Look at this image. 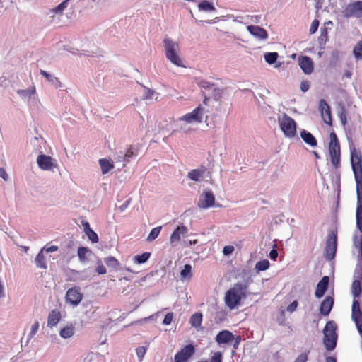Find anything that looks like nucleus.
Returning a JSON list of instances; mask_svg holds the SVG:
<instances>
[{
	"mask_svg": "<svg viewBox=\"0 0 362 362\" xmlns=\"http://www.w3.org/2000/svg\"><path fill=\"white\" fill-rule=\"evenodd\" d=\"M202 314L201 313H196L193 314L189 319V323L192 327H199L202 322Z\"/></svg>",
	"mask_w": 362,
	"mask_h": 362,
	"instance_id": "bb28decb",
	"label": "nucleus"
},
{
	"mask_svg": "<svg viewBox=\"0 0 362 362\" xmlns=\"http://www.w3.org/2000/svg\"><path fill=\"white\" fill-rule=\"evenodd\" d=\"M40 74L42 76H43L44 77H45V78L48 81L52 83L55 86L56 88L62 86V83H61L60 81L59 80V78L57 77L52 76V75L48 74L46 71L40 69Z\"/></svg>",
	"mask_w": 362,
	"mask_h": 362,
	"instance_id": "a878e982",
	"label": "nucleus"
},
{
	"mask_svg": "<svg viewBox=\"0 0 362 362\" xmlns=\"http://www.w3.org/2000/svg\"><path fill=\"white\" fill-rule=\"evenodd\" d=\"M339 117L340 119L341 124L345 127L347 123V119H346V112L344 108L341 110V111L339 114Z\"/></svg>",
	"mask_w": 362,
	"mask_h": 362,
	"instance_id": "c03bdc74",
	"label": "nucleus"
},
{
	"mask_svg": "<svg viewBox=\"0 0 362 362\" xmlns=\"http://www.w3.org/2000/svg\"><path fill=\"white\" fill-rule=\"evenodd\" d=\"M337 325L334 321H328L324 328L323 343L327 351H332L337 346Z\"/></svg>",
	"mask_w": 362,
	"mask_h": 362,
	"instance_id": "39448f33",
	"label": "nucleus"
},
{
	"mask_svg": "<svg viewBox=\"0 0 362 362\" xmlns=\"http://www.w3.org/2000/svg\"><path fill=\"white\" fill-rule=\"evenodd\" d=\"M199 10L204 11H215V7L214 5L207 1H202L200 2L198 5Z\"/></svg>",
	"mask_w": 362,
	"mask_h": 362,
	"instance_id": "7c9ffc66",
	"label": "nucleus"
},
{
	"mask_svg": "<svg viewBox=\"0 0 362 362\" xmlns=\"http://www.w3.org/2000/svg\"><path fill=\"white\" fill-rule=\"evenodd\" d=\"M89 250L87 247H80L78 249V256L81 261L84 262L87 259L86 254Z\"/></svg>",
	"mask_w": 362,
	"mask_h": 362,
	"instance_id": "4c0bfd02",
	"label": "nucleus"
},
{
	"mask_svg": "<svg viewBox=\"0 0 362 362\" xmlns=\"http://www.w3.org/2000/svg\"><path fill=\"white\" fill-rule=\"evenodd\" d=\"M155 92L149 88H146V98L151 99L154 95Z\"/></svg>",
	"mask_w": 362,
	"mask_h": 362,
	"instance_id": "e2e57ef3",
	"label": "nucleus"
},
{
	"mask_svg": "<svg viewBox=\"0 0 362 362\" xmlns=\"http://www.w3.org/2000/svg\"><path fill=\"white\" fill-rule=\"evenodd\" d=\"M298 64L305 74H310L313 71V62L309 57H300L298 58Z\"/></svg>",
	"mask_w": 362,
	"mask_h": 362,
	"instance_id": "dca6fc26",
	"label": "nucleus"
},
{
	"mask_svg": "<svg viewBox=\"0 0 362 362\" xmlns=\"http://www.w3.org/2000/svg\"><path fill=\"white\" fill-rule=\"evenodd\" d=\"M38 329H39V322L37 321H35L31 326L30 336L31 337H33L37 332Z\"/></svg>",
	"mask_w": 362,
	"mask_h": 362,
	"instance_id": "de8ad7c7",
	"label": "nucleus"
},
{
	"mask_svg": "<svg viewBox=\"0 0 362 362\" xmlns=\"http://www.w3.org/2000/svg\"><path fill=\"white\" fill-rule=\"evenodd\" d=\"M233 251H234V247L232 245L225 246L223 250V252L226 255L232 254Z\"/></svg>",
	"mask_w": 362,
	"mask_h": 362,
	"instance_id": "6e6d98bb",
	"label": "nucleus"
},
{
	"mask_svg": "<svg viewBox=\"0 0 362 362\" xmlns=\"http://www.w3.org/2000/svg\"><path fill=\"white\" fill-rule=\"evenodd\" d=\"M326 362H337L336 359L332 356H329L326 359Z\"/></svg>",
	"mask_w": 362,
	"mask_h": 362,
	"instance_id": "774afa93",
	"label": "nucleus"
},
{
	"mask_svg": "<svg viewBox=\"0 0 362 362\" xmlns=\"http://www.w3.org/2000/svg\"><path fill=\"white\" fill-rule=\"evenodd\" d=\"M105 264L109 267H116L119 262L114 257H108L104 259Z\"/></svg>",
	"mask_w": 362,
	"mask_h": 362,
	"instance_id": "ea45409f",
	"label": "nucleus"
},
{
	"mask_svg": "<svg viewBox=\"0 0 362 362\" xmlns=\"http://www.w3.org/2000/svg\"><path fill=\"white\" fill-rule=\"evenodd\" d=\"M319 24H320V22L317 19H314L312 21L310 27V30H309V32L310 34H314L317 31V30L319 27Z\"/></svg>",
	"mask_w": 362,
	"mask_h": 362,
	"instance_id": "37998d69",
	"label": "nucleus"
},
{
	"mask_svg": "<svg viewBox=\"0 0 362 362\" xmlns=\"http://www.w3.org/2000/svg\"><path fill=\"white\" fill-rule=\"evenodd\" d=\"M58 249H59V247L57 245H52L50 247H47V245H46L42 250H43V252L45 251L47 253H48V252H55V251L58 250Z\"/></svg>",
	"mask_w": 362,
	"mask_h": 362,
	"instance_id": "5fc2aeb1",
	"label": "nucleus"
},
{
	"mask_svg": "<svg viewBox=\"0 0 362 362\" xmlns=\"http://www.w3.org/2000/svg\"><path fill=\"white\" fill-rule=\"evenodd\" d=\"M310 88V82L308 81H303L300 83V90L306 92Z\"/></svg>",
	"mask_w": 362,
	"mask_h": 362,
	"instance_id": "864d4df0",
	"label": "nucleus"
},
{
	"mask_svg": "<svg viewBox=\"0 0 362 362\" xmlns=\"http://www.w3.org/2000/svg\"><path fill=\"white\" fill-rule=\"evenodd\" d=\"M133 156H134V152L132 151V147H130L127 149L124 156H123L122 161H124V163H129L130 160V158H132Z\"/></svg>",
	"mask_w": 362,
	"mask_h": 362,
	"instance_id": "79ce46f5",
	"label": "nucleus"
},
{
	"mask_svg": "<svg viewBox=\"0 0 362 362\" xmlns=\"http://www.w3.org/2000/svg\"><path fill=\"white\" fill-rule=\"evenodd\" d=\"M166 58L173 64L177 66H184L180 57L179 43L168 37L163 40Z\"/></svg>",
	"mask_w": 362,
	"mask_h": 362,
	"instance_id": "7ed1b4c3",
	"label": "nucleus"
},
{
	"mask_svg": "<svg viewBox=\"0 0 362 362\" xmlns=\"http://www.w3.org/2000/svg\"><path fill=\"white\" fill-rule=\"evenodd\" d=\"M269 257L272 259L275 260L278 257V252L275 249H272L269 252Z\"/></svg>",
	"mask_w": 362,
	"mask_h": 362,
	"instance_id": "680f3d73",
	"label": "nucleus"
},
{
	"mask_svg": "<svg viewBox=\"0 0 362 362\" xmlns=\"http://www.w3.org/2000/svg\"><path fill=\"white\" fill-rule=\"evenodd\" d=\"M136 351L138 357L141 359L146 352V349L144 346H139Z\"/></svg>",
	"mask_w": 362,
	"mask_h": 362,
	"instance_id": "3c124183",
	"label": "nucleus"
},
{
	"mask_svg": "<svg viewBox=\"0 0 362 362\" xmlns=\"http://www.w3.org/2000/svg\"><path fill=\"white\" fill-rule=\"evenodd\" d=\"M204 108L199 105L192 112L185 114L180 119L187 123L197 122L200 123L202 121Z\"/></svg>",
	"mask_w": 362,
	"mask_h": 362,
	"instance_id": "9b49d317",
	"label": "nucleus"
},
{
	"mask_svg": "<svg viewBox=\"0 0 362 362\" xmlns=\"http://www.w3.org/2000/svg\"><path fill=\"white\" fill-rule=\"evenodd\" d=\"M215 204V197L212 192H204L199 197L197 206L200 209H208L214 206Z\"/></svg>",
	"mask_w": 362,
	"mask_h": 362,
	"instance_id": "f8f14e48",
	"label": "nucleus"
},
{
	"mask_svg": "<svg viewBox=\"0 0 362 362\" xmlns=\"http://www.w3.org/2000/svg\"><path fill=\"white\" fill-rule=\"evenodd\" d=\"M300 136L302 139L308 145H310L312 147H315L317 144V140L315 137L309 132H307L305 129H303L300 132Z\"/></svg>",
	"mask_w": 362,
	"mask_h": 362,
	"instance_id": "5701e85b",
	"label": "nucleus"
},
{
	"mask_svg": "<svg viewBox=\"0 0 362 362\" xmlns=\"http://www.w3.org/2000/svg\"><path fill=\"white\" fill-rule=\"evenodd\" d=\"M345 12L347 17H362V1H356L349 4L346 8Z\"/></svg>",
	"mask_w": 362,
	"mask_h": 362,
	"instance_id": "2eb2a0df",
	"label": "nucleus"
},
{
	"mask_svg": "<svg viewBox=\"0 0 362 362\" xmlns=\"http://www.w3.org/2000/svg\"><path fill=\"white\" fill-rule=\"evenodd\" d=\"M328 151L331 163L334 169L341 167V146L336 133L332 131L329 134Z\"/></svg>",
	"mask_w": 362,
	"mask_h": 362,
	"instance_id": "20e7f679",
	"label": "nucleus"
},
{
	"mask_svg": "<svg viewBox=\"0 0 362 362\" xmlns=\"http://www.w3.org/2000/svg\"><path fill=\"white\" fill-rule=\"evenodd\" d=\"M150 252H144L141 255H137L134 257V262L136 264H143L146 262L150 257Z\"/></svg>",
	"mask_w": 362,
	"mask_h": 362,
	"instance_id": "2f4dec72",
	"label": "nucleus"
},
{
	"mask_svg": "<svg viewBox=\"0 0 362 362\" xmlns=\"http://www.w3.org/2000/svg\"><path fill=\"white\" fill-rule=\"evenodd\" d=\"M74 328L72 325L66 326L60 330L59 334L62 338H70L74 335Z\"/></svg>",
	"mask_w": 362,
	"mask_h": 362,
	"instance_id": "c756f323",
	"label": "nucleus"
},
{
	"mask_svg": "<svg viewBox=\"0 0 362 362\" xmlns=\"http://www.w3.org/2000/svg\"><path fill=\"white\" fill-rule=\"evenodd\" d=\"M247 284L237 283L225 294L224 301L227 307L233 310L240 305L242 298L247 296Z\"/></svg>",
	"mask_w": 362,
	"mask_h": 362,
	"instance_id": "f03ea898",
	"label": "nucleus"
},
{
	"mask_svg": "<svg viewBox=\"0 0 362 362\" xmlns=\"http://www.w3.org/2000/svg\"><path fill=\"white\" fill-rule=\"evenodd\" d=\"M319 110L323 121L329 126H332V117L330 107L327 102L323 99L320 100Z\"/></svg>",
	"mask_w": 362,
	"mask_h": 362,
	"instance_id": "ddd939ff",
	"label": "nucleus"
},
{
	"mask_svg": "<svg viewBox=\"0 0 362 362\" xmlns=\"http://www.w3.org/2000/svg\"><path fill=\"white\" fill-rule=\"evenodd\" d=\"M337 247V234L332 231L327 239L325 246V257L327 259H332L336 255Z\"/></svg>",
	"mask_w": 362,
	"mask_h": 362,
	"instance_id": "0eeeda50",
	"label": "nucleus"
},
{
	"mask_svg": "<svg viewBox=\"0 0 362 362\" xmlns=\"http://www.w3.org/2000/svg\"><path fill=\"white\" fill-rule=\"evenodd\" d=\"M234 339L233 334L228 330L219 332L216 337V341L219 344H226Z\"/></svg>",
	"mask_w": 362,
	"mask_h": 362,
	"instance_id": "aec40b11",
	"label": "nucleus"
},
{
	"mask_svg": "<svg viewBox=\"0 0 362 362\" xmlns=\"http://www.w3.org/2000/svg\"><path fill=\"white\" fill-rule=\"evenodd\" d=\"M235 341L233 343V348L235 349H237L238 348V346L241 341V337L240 336H236L235 337H234V339H233Z\"/></svg>",
	"mask_w": 362,
	"mask_h": 362,
	"instance_id": "13d9d810",
	"label": "nucleus"
},
{
	"mask_svg": "<svg viewBox=\"0 0 362 362\" xmlns=\"http://www.w3.org/2000/svg\"><path fill=\"white\" fill-rule=\"evenodd\" d=\"M0 177L3 178L5 181L8 180V175L6 170L3 168H0Z\"/></svg>",
	"mask_w": 362,
	"mask_h": 362,
	"instance_id": "052dcab7",
	"label": "nucleus"
},
{
	"mask_svg": "<svg viewBox=\"0 0 362 362\" xmlns=\"http://www.w3.org/2000/svg\"><path fill=\"white\" fill-rule=\"evenodd\" d=\"M87 236L88 237L89 240L94 243H96L98 242V236L97 233L93 231L92 229H88L87 232L86 233Z\"/></svg>",
	"mask_w": 362,
	"mask_h": 362,
	"instance_id": "58836bf2",
	"label": "nucleus"
},
{
	"mask_svg": "<svg viewBox=\"0 0 362 362\" xmlns=\"http://www.w3.org/2000/svg\"><path fill=\"white\" fill-rule=\"evenodd\" d=\"M298 301L297 300H294L293 301L291 304H289L288 306H287V311L289 312V313H293L294 312L297 307H298Z\"/></svg>",
	"mask_w": 362,
	"mask_h": 362,
	"instance_id": "603ef678",
	"label": "nucleus"
},
{
	"mask_svg": "<svg viewBox=\"0 0 362 362\" xmlns=\"http://www.w3.org/2000/svg\"><path fill=\"white\" fill-rule=\"evenodd\" d=\"M173 318V313H168L165 315L163 323L164 325H170L172 322Z\"/></svg>",
	"mask_w": 362,
	"mask_h": 362,
	"instance_id": "09e8293b",
	"label": "nucleus"
},
{
	"mask_svg": "<svg viewBox=\"0 0 362 362\" xmlns=\"http://www.w3.org/2000/svg\"><path fill=\"white\" fill-rule=\"evenodd\" d=\"M279 126L286 136L293 138L296 134V124L295 120L284 114L279 119Z\"/></svg>",
	"mask_w": 362,
	"mask_h": 362,
	"instance_id": "423d86ee",
	"label": "nucleus"
},
{
	"mask_svg": "<svg viewBox=\"0 0 362 362\" xmlns=\"http://www.w3.org/2000/svg\"><path fill=\"white\" fill-rule=\"evenodd\" d=\"M187 233V228L185 226H177L170 235V241L173 244L180 240L181 235H185Z\"/></svg>",
	"mask_w": 362,
	"mask_h": 362,
	"instance_id": "412c9836",
	"label": "nucleus"
},
{
	"mask_svg": "<svg viewBox=\"0 0 362 362\" xmlns=\"http://www.w3.org/2000/svg\"><path fill=\"white\" fill-rule=\"evenodd\" d=\"M308 359L307 355L305 354H300L294 362H306Z\"/></svg>",
	"mask_w": 362,
	"mask_h": 362,
	"instance_id": "4d7b16f0",
	"label": "nucleus"
},
{
	"mask_svg": "<svg viewBox=\"0 0 362 362\" xmlns=\"http://www.w3.org/2000/svg\"><path fill=\"white\" fill-rule=\"evenodd\" d=\"M278 57H279V54L277 52H267L264 54L265 61L269 64H274L276 61Z\"/></svg>",
	"mask_w": 362,
	"mask_h": 362,
	"instance_id": "f704fd0d",
	"label": "nucleus"
},
{
	"mask_svg": "<svg viewBox=\"0 0 362 362\" xmlns=\"http://www.w3.org/2000/svg\"><path fill=\"white\" fill-rule=\"evenodd\" d=\"M353 52L356 59H362V40H360L356 43Z\"/></svg>",
	"mask_w": 362,
	"mask_h": 362,
	"instance_id": "473e14b6",
	"label": "nucleus"
},
{
	"mask_svg": "<svg viewBox=\"0 0 362 362\" xmlns=\"http://www.w3.org/2000/svg\"><path fill=\"white\" fill-rule=\"evenodd\" d=\"M83 298V293L80 287L74 286L67 290L65 296L66 303L74 306L78 305Z\"/></svg>",
	"mask_w": 362,
	"mask_h": 362,
	"instance_id": "6e6552de",
	"label": "nucleus"
},
{
	"mask_svg": "<svg viewBox=\"0 0 362 362\" xmlns=\"http://www.w3.org/2000/svg\"><path fill=\"white\" fill-rule=\"evenodd\" d=\"M69 1V0H64V1H62L57 6H56L54 9H52V12L57 13L63 11L67 7Z\"/></svg>",
	"mask_w": 362,
	"mask_h": 362,
	"instance_id": "a19ab883",
	"label": "nucleus"
},
{
	"mask_svg": "<svg viewBox=\"0 0 362 362\" xmlns=\"http://www.w3.org/2000/svg\"><path fill=\"white\" fill-rule=\"evenodd\" d=\"M195 353L193 344H189L180 349L174 357L175 362H187Z\"/></svg>",
	"mask_w": 362,
	"mask_h": 362,
	"instance_id": "9d476101",
	"label": "nucleus"
},
{
	"mask_svg": "<svg viewBox=\"0 0 362 362\" xmlns=\"http://www.w3.org/2000/svg\"><path fill=\"white\" fill-rule=\"evenodd\" d=\"M221 361H222V354L219 351L215 352L210 359V362H221Z\"/></svg>",
	"mask_w": 362,
	"mask_h": 362,
	"instance_id": "49530a36",
	"label": "nucleus"
},
{
	"mask_svg": "<svg viewBox=\"0 0 362 362\" xmlns=\"http://www.w3.org/2000/svg\"><path fill=\"white\" fill-rule=\"evenodd\" d=\"M247 30L252 35L259 40H266L268 38L267 30L259 26L248 25Z\"/></svg>",
	"mask_w": 362,
	"mask_h": 362,
	"instance_id": "a211bd4d",
	"label": "nucleus"
},
{
	"mask_svg": "<svg viewBox=\"0 0 362 362\" xmlns=\"http://www.w3.org/2000/svg\"><path fill=\"white\" fill-rule=\"evenodd\" d=\"M205 171L206 169L204 168L202 169H193L188 173L187 177L190 180L197 182L199 181L201 177H203Z\"/></svg>",
	"mask_w": 362,
	"mask_h": 362,
	"instance_id": "b1692460",
	"label": "nucleus"
},
{
	"mask_svg": "<svg viewBox=\"0 0 362 362\" xmlns=\"http://www.w3.org/2000/svg\"><path fill=\"white\" fill-rule=\"evenodd\" d=\"M269 267V262L267 259L259 261L255 264V269L258 271H265Z\"/></svg>",
	"mask_w": 362,
	"mask_h": 362,
	"instance_id": "e433bc0d",
	"label": "nucleus"
},
{
	"mask_svg": "<svg viewBox=\"0 0 362 362\" xmlns=\"http://www.w3.org/2000/svg\"><path fill=\"white\" fill-rule=\"evenodd\" d=\"M214 96L215 98L216 97H221V90L220 88H214Z\"/></svg>",
	"mask_w": 362,
	"mask_h": 362,
	"instance_id": "0e129e2a",
	"label": "nucleus"
},
{
	"mask_svg": "<svg viewBox=\"0 0 362 362\" xmlns=\"http://www.w3.org/2000/svg\"><path fill=\"white\" fill-rule=\"evenodd\" d=\"M95 271L98 274H105L107 272L105 267L102 264L100 260L98 262V266Z\"/></svg>",
	"mask_w": 362,
	"mask_h": 362,
	"instance_id": "a18cd8bd",
	"label": "nucleus"
},
{
	"mask_svg": "<svg viewBox=\"0 0 362 362\" xmlns=\"http://www.w3.org/2000/svg\"><path fill=\"white\" fill-rule=\"evenodd\" d=\"M351 319L355 322L357 329L362 335V311L358 300H354L352 304Z\"/></svg>",
	"mask_w": 362,
	"mask_h": 362,
	"instance_id": "1a4fd4ad",
	"label": "nucleus"
},
{
	"mask_svg": "<svg viewBox=\"0 0 362 362\" xmlns=\"http://www.w3.org/2000/svg\"><path fill=\"white\" fill-rule=\"evenodd\" d=\"M161 228H162L161 226H158V227H156V228H153L147 237V240L148 241L154 240L159 235Z\"/></svg>",
	"mask_w": 362,
	"mask_h": 362,
	"instance_id": "c9c22d12",
	"label": "nucleus"
},
{
	"mask_svg": "<svg viewBox=\"0 0 362 362\" xmlns=\"http://www.w3.org/2000/svg\"><path fill=\"white\" fill-rule=\"evenodd\" d=\"M334 305V298L331 296H326L320 303V313L324 316H328Z\"/></svg>",
	"mask_w": 362,
	"mask_h": 362,
	"instance_id": "f3484780",
	"label": "nucleus"
},
{
	"mask_svg": "<svg viewBox=\"0 0 362 362\" xmlns=\"http://www.w3.org/2000/svg\"><path fill=\"white\" fill-rule=\"evenodd\" d=\"M37 163L39 168L43 170H49L57 166L50 156L44 154L37 156Z\"/></svg>",
	"mask_w": 362,
	"mask_h": 362,
	"instance_id": "4468645a",
	"label": "nucleus"
},
{
	"mask_svg": "<svg viewBox=\"0 0 362 362\" xmlns=\"http://www.w3.org/2000/svg\"><path fill=\"white\" fill-rule=\"evenodd\" d=\"M329 281V276H325L317 283L315 292V295L317 298H320L324 296L325 293L327 290Z\"/></svg>",
	"mask_w": 362,
	"mask_h": 362,
	"instance_id": "6ab92c4d",
	"label": "nucleus"
},
{
	"mask_svg": "<svg viewBox=\"0 0 362 362\" xmlns=\"http://www.w3.org/2000/svg\"><path fill=\"white\" fill-rule=\"evenodd\" d=\"M355 244L357 247H359V253L361 255V258L362 259V235L360 237L359 240L357 242H355Z\"/></svg>",
	"mask_w": 362,
	"mask_h": 362,
	"instance_id": "bf43d9fd",
	"label": "nucleus"
},
{
	"mask_svg": "<svg viewBox=\"0 0 362 362\" xmlns=\"http://www.w3.org/2000/svg\"><path fill=\"white\" fill-rule=\"evenodd\" d=\"M180 276L182 279H190L192 276V266L190 264H185L180 272Z\"/></svg>",
	"mask_w": 362,
	"mask_h": 362,
	"instance_id": "72a5a7b5",
	"label": "nucleus"
},
{
	"mask_svg": "<svg viewBox=\"0 0 362 362\" xmlns=\"http://www.w3.org/2000/svg\"><path fill=\"white\" fill-rule=\"evenodd\" d=\"M129 204V201H126L124 204H122L119 207L120 211H124L127 209V207L128 206Z\"/></svg>",
	"mask_w": 362,
	"mask_h": 362,
	"instance_id": "338daca9",
	"label": "nucleus"
},
{
	"mask_svg": "<svg viewBox=\"0 0 362 362\" xmlns=\"http://www.w3.org/2000/svg\"><path fill=\"white\" fill-rule=\"evenodd\" d=\"M320 32H321V37H327V30L326 28H321L320 29Z\"/></svg>",
	"mask_w": 362,
	"mask_h": 362,
	"instance_id": "69168bd1",
	"label": "nucleus"
},
{
	"mask_svg": "<svg viewBox=\"0 0 362 362\" xmlns=\"http://www.w3.org/2000/svg\"><path fill=\"white\" fill-rule=\"evenodd\" d=\"M351 165L356 184V226L362 233V156L356 149L351 151Z\"/></svg>",
	"mask_w": 362,
	"mask_h": 362,
	"instance_id": "f257e3e1",
	"label": "nucleus"
},
{
	"mask_svg": "<svg viewBox=\"0 0 362 362\" xmlns=\"http://www.w3.org/2000/svg\"><path fill=\"white\" fill-rule=\"evenodd\" d=\"M199 86L200 88L204 89H210L214 86V84L211 83L209 81H202L199 82Z\"/></svg>",
	"mask_w": 362,
	"mask_h": 362,
	"instance_id": "8fccbe9b",
	"label": "nucleus"
},
{
	"mask_svg": "<svg viewBox=\"0 0 362 362\" xmlns=\"http://www.w3.org/2000/svg\"><path fill=\"white\" fill-rule=\"evenodd\" d=\"M35 264L37 267L39 268H47L45 257V255H43V250H41L40 252L37 255L35 258Z\"/></svg>",
	"mask_w": 362,
	"mask_h": 362,
	"instance_id": "cd10ccee",
	"label": "nucleus"
},
{
	"mask_svg": "<svg viewBox=\"0 0 362 362\" xmlns=\"http://www.w3.org/2000/svg\"><path fill=\"white\" fill-rule=\"evenodd\" d=\"M362 291L361 283L358 280H354L351 285V292L353 296L358 297Z\"/></svg>",
	"mask_w": 362,
	"mask_h": 362,
	"instance_id": "c85d7f7f",
	"label": "nucleus"
},
{
	"mask_svg": "<svg viewBox=\"0 0 362 362\" xmlns=\"http://www.w3.org/2000/svg\"><path fill=\"white\" fill-rule=\"evenodd\" d=\"M99 164L103 175L107 173L110 170L114 168V165L106 158L100 159Z\"/></svg>",
	"mask_w": 362,
	"mask_h": 362,
	"instance_id": "393cba45",
	"label": "nucleus"
},
{
	"mask_svg": "<svg viewBox=\"0 0 362 362\" xmlns=\"http://www.w3.org/2000/svg\"><path fill=\"white\" fill-rule=\"evenodd\" d=\"M61 317V313L58 310L54 309L51 310L47 317V327H54L59 322Z\"/></svg>",
	"mask_w": 362,
	"mask_h": 362,
	"instance_id": "4be33fe9",
	"label": "nucleus"
}]
</instances>
